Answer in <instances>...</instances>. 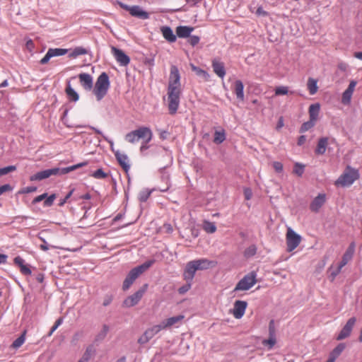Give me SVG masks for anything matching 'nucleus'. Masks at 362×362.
<instances>
[{
  "label": "nucleus",
  "instance_id": "obj_42",
  "mask_svg": "<svg viewBox=\"0 0 362 362\" xmlns=\"http://www.w3.org/2000/svg\"><path fill=\"white\" fill-rule=\"evenodd\" d=\"M262 344L264 346H268L269 349H272L276 344V339H275L274 335H273V334L269 335V338L268 339H264L262 341Z\"/></svg>",
  "mask_w": 362,
  "mask_h": 362
},
{
  "label": "nucleus",
  "instance_id": "obj_60",
  "mask_svg": "<svg viewBox=\"0 0 362 362\" xmlns=\"http://www.w3.org/2000/svg\"><path fill=\"white\" fill-rule=\"evenodd\" d=\"M14 263L21 267L22 265H24V260L21 257L18 256L14 258Z\"/></svg>",
  "mask_w": 362,
  "mask_h": 362
},
{
  "label": "nucleus",
  "instance_id": "obj_38",
  "mask_svg": "<svg viewBox=\"0 0 362 362\" xmlns=\"http://www.w3.org/2000/svg\"><path fill=\"white\" fill-rule=\"evenodd\" d=\"M86 165V163H78V164H76V165H72L70 167L62 168V174L64 175V174L69 173L71 171H73V170L78 169V168H81Z\"/></svg>",
  "mask_w": 362,
  "mask_h": 362
},
{
  "label": "nucleus",
  "instance_id": "obj_63",
  "mask_svg": "<svg viewBox=\"0 0 362 362\" xmlns=\"http://www.w3.org/2000/svg\"><path fill=\"white\" fill-rule=\"evenodd\" d=\"M148 143H146L144 140H142V144L140 147V151L141 152H144L145 150L148 148V146L147 145Z\"/></svg>",
  "mask_w": 362,
  "mask_h": 362
},
{
  "label": "nucleus",
  "instance_id": "obj_16",
  "mask_svg": "<svg viewBox=\"0 0 362 362\" xmlns=\"http://www.w3.org/2000/svg\"><path fill=\"white\" fill-rule=\"evenodd\" d=\"M247 302L243 300H237L234 303V308L233 310V315L235 318L240 319L245 314Z\"/></svg>",
  "mask_w": 362,
  "mask_h": 362
},
{
  "label": "nucleus",
  "instance_id": "obj_49",
  "mask_svg": "<svg viewBox=\"0 0 362 362\" xmlns=\"http://www.w3.org/2000/svg\"><path fill=\"white\" fill-rule=\"evenodd\" d=\"M56 198V195L54 194L50 195L49 197H48L46 200L44 202V205L45 206H49L51 205H52L54 199Z\"/></svg>",
  "mask_w": 362,
  "mask_h": 362
},
{
  "label": "nucleus",
  "instance_id": "obj_15",
  "mask_svg": "<svg viewBox=\"0 0 362 362\" xmlns=\"http://www.w3.org/2000/svg\"><path fill=\"white\" fill-rule=\"evenodd\" d=\"M112 53L121 65L126 66L129 63V57L122 50L112 47Z\"/></svg>",
  "mask_w": 362,
  "mask_h": 362
},
{
  "label": "nucleus",
  "instance_id": "obj_55",
  "mask_svg": "<svg viewBox=\"0 0 362 362\" xmlns=\"http://www.w3.org/2000/svg\"><path fill=\"white\" fill-rule=\"evenodd\" d=\"M36 190H37L36 187H27L23 188L20 192V193H23V194L31 193V192H35Z\"/></svg>",
  "mask_w": 362,
  "mask_h": 362
},
{
  "label": "nucleus",
  "instance_id": "obj_4",
  "mask_svg": "<svg viewBox=\"0 0 362 362\" xmlns=\"http://www.w3.org/2000/svg\"><path fill=\"white\" fill-rule=\"evenodd\" d=\"M358 178L359 174L358 170L348 166L335 181L334 185L337 187H349Z\"/></svg>",
  "mask_w": 362,
  "mask_h": 362
},
{
  "label": "nucleus",
  "instance_id": "obj_28",
  "mask_svg": "<svg viewBox=\"0 0 362 362\" xmlns=\"http://www.w3.org/2000/svg\"><path fill=\"white\" fill-rule=\"evenodd\" d=\"M194 28L189 26H178L176 28V33L179 37H187L190 36Z\"/></svg>",
  "mask_w": 362,
  "mask_h": 362
},
{
  "label": "nucleus",
  "instance_id": "obj_24",
  "mask_svg": "<svg viewBox=\"0 0 362 362\" xmlns=\"http://www.w3.org/2000/svg\"><path fill=\"white\" fill-rule=\"evenodd\" d=\"M132 16L136 17L140 19H148L149 18V13L144 11L139 6H132L131 11L129 13Z\"/></svg>",
  "mask_w": 362,
  "mask_h": 362
},
{
  "label": "nucleus",
  "instance_id": "obj_64",
  "mask_svg": "<svg viewBox=\"0 0 362 362\" xmlns=\"http://www.w3.org/2000/svg\"><path fill=\"white\" fill-rule=\"evenodd\" d=\"M43 244L40 245V248L44 251H47L49 249V247L45 240H42Z\"/></svg>",
  "mask_w": 362,
  "mask_h": 362
},
{
  "label": "nucleus",
  "instance_id": "obj_21",
  "mask_svg": "<svg viewBox=\"0 0 362 362\" xmlns=\"http://www.w3.org/2000/svg\"><path fill=\"white\" fill-rule=\"evenodd\" d=\"M115 155L117 161L122 167V168L124 170V171L128 172V170L130 168L128 156L124 153H120L119 151H115Z\"/></svg>",
  "mask_w": 362,
  "mask_h": 362
},
{
  "label": "nucleus",
  "instance_id": "obj_20",
  "mask_svg": "<svg viewBox=\"0 0 362 362\" xmlns=\"http://www.w3.org/2000/svg\"><path fill=\"white\" fill-rule=\"evenodd\" d=\"M212 68L214 72L220 78H223L226 75L224 64L221 61L214 59L212 60Z\"/></svg>",
  "mask_w": 362,
  "mask_h": 362
},
{
  "label": "nucleus",
  "instance_id": "obj_3",
  "mask_svg": "<svg viewBox=\"0 0 362 362\" xmlns=\"http://www.w3.org/2000/svg\"><path fill=\"white\" fill-rule=\"evenodd\" d=\"M109 88V77L105 72H103L98 76L93 89V93L98 101L101 100L107 95Z\"/></svg>",
  "mask_w": 362,
  "mask_h": 362
},
{
  "label": "nucleus",
  "instance_id": "obj_45",
  "mask_svg": "<svg viewBox=\"0 0 362 362\" xmlns=\"http://www.w3.org/2000/svg\"><path fill=\"white\" fill-rule=\"evenodd\" d=\"M315 121L312 120V119H310V121H308L307 122H305L302 125L300 131L301 132H306L308 129H310V128H312L315 125Z\"/></svg>",
  "mask_w": 362,
  "mask_h": 362
},
{
  "label": "nucleus",
  "instance_id": "obj_17",
  "mask_svg": "<svg viewBox=\"0 0 362 362\" xmlns=\"http://www.w3.org/2000/svg\"><path fill=\"white\" fill-rule=\"evenodd\" d=\"M357 84L356 81H351L348 86V88L345 90V91L342 94L341 103L344 105H349L351 102V99L354 91L355 87Z\"/></svg>",
  "mask_w": 362,
  "mask_h": 362
},
{
  "label": "nucleus",
  "instance_id": "obj_50",
  "mask_svg": "<svg viewBox=\"0 0 362 362\" xmlns=\"http://www.w3.org/2000/svg\"><path fill=\"white\" fill-rule=\"evenodd\" d=\"M189 282L187 283V284H185V286L180 287L179 289H178V292L180 294H184L187 291H188L190 288H191V281H189Z\"/></svg>",
  "mask_w": 362,
  "mask_h": 362
},
{
  "label": "nucleus",
  "instance_id": "obj_39",
  "mask_svg": "<svg viewBox=\"0 0 362 362\" xmlns=\"http://www.w3.org/2000/svg\"><path fill=\"white\" fill-rule=\"evenodd\" d=\"M226 139L225 133L223 131L218 132L216 131L214 134V141L216 144H221Z\"/></svg>",
  "mask_w": 362,
  "mask_h": 362
},
{
  "label": "nucleus",
  "instance_id": "obj_33",
  "mask_svg": "<svg viewBox=\"0 0 362 362\" xmlns=\"http://www.w3.org/2000/svg\"><path fill=\"white\" fill-rule=\"evenodd\" d=\"M66 93L70 100L76 102L79 98L78 93L74 90V88H71L70 84L67 85Z\"/></svg>",
  "mask_w": 362,
  "mask_h": 362
},
{
  "label": "nucleus",
  "instance_id": "obj_14",
  "mask_svg": "<svg viewBox=\"0 0 362 362\" xmlns=\"http://www.w3.org/2000/svg\"><path fill=\"white\" fill-rule=\"evenodd\" d=\"M355 243L352 242L346 249V252L342 256L341 261L338 264L339 267L343 268L346 264H348L349 261L351 260V259L354 257V252H355Z\"/></svg>",
  "mask_w": 362,
  "mask_h": 362
},
{
  "label": "nucleus",
  "instance_id": "obj_13",
  "mask_svg": "<svg viewBox=\"0 0 362 362\" xmlns=\"http://www.w3.org/2000/svg\"><path fill=\"white\" fill-rule=\"evenodd\" d=\"M168 87H180V75L177 66L170 67Z\"/></svg>",
  "mask_w": 362,
  "mask_h": 362
},
{
  "label": "nucleus",
  "instance_id": "obj_61",
  "mask_svg": "<svg viewBox=\"0 0 362 362\" xmlns=\"http://www.w3.org/2000/svg\"><path fill=\"white\" fill-rule=\"evenodd\" d=\"M63 322V319L62 318H59L54 323V325H53V327H52V331H55L59 326H60L62 325Z\"/></svg>",
  "mask_w": 362,
  "mask_h": 362
},
{
  "label": "nucleus",
  "instance_id": "obj_22",
  "mask_svg": "<svg viewBox=\"0 0 362 362\" xmlns=\"http://www.w3.org/2000/svg\"><path fill=\"white\" fill-rule=\"evenodd\" d=\"M180 96V95H168V107L171 114L175 113L178 108Z\"/></svg>",
  "mask_w": 362,
  "mask_h": 362
},
{
  "label": "nucleus",
  "instance_id": "obj_35",
  "mask_svg": "<svg viewBox=\"0 0 362 362\" xmlns=\"http://www.w3.org/2000/svg\"><path fill=\"white\" fill-rule=\"evenodd\" d=\"M203 228L206 232L209 233H213L216 230V225L210 221H204Z\"/></svg>",
  "mask_w": 362,
  "mask_h": 362
},
{
  "label": "nucleus",
  "instance_id": "obj_7",
  "mask_svg": "<svg viewBox=\"0 0 362 362\" xmlns=\"http://www.w3.org/2000/svg\"><path fill=\"white\" fill-rule=\"evenodd\" d=\"M256 274L251 272L245 275L235 286L234 291H247L252 288L257 282Z\"/></svg>",
  "mask_w": 362,
  "mask_h": 362
},
{
  "label": "nucleus",
  "instance_id": "obj_48",
  "mask_svg": "<svg viewBox=\"0 0 362 362\" xmlns=\"http://www.w3.org/2000/svg\"><path fill=\"white\" fill-rule=\"evenodd\" d=\"M288 93V88L287 86H279L275 89V94L276 95H286Z\"/></svg>",
  "mask_w": 362,
  "mask_h": 362
},
{
  "label": "nucleus",
  "instance_id": "obj_58",
  "mask_svg": "<svg viewBox=\"0 0 362 362\" xmlns=\"http://www.w3.org/2000/svg\"><path fill=\"white\" fill-rule=\"evenodd\" d=\"M47 194L45 193V194H41L40 196L36 197L33 199V204H36V203H38V202L42 201L43 199H45L47 197Z\"/></svg>",
  "mask_w": 362,
  "mask_h": 362
},
{
  "label": "nucleus",
  "instance_id": "obj_59",
  "mask_svg": "<svg viewBox=\"0 0 362 362\" xmlns=\"http://www.w3.org/2000/svg\"><path fill=\"white\" fill-rule=\"evenodd\" d=\"M74 192V189L71 190L67 194L66 196L64 197V199H62L59 204V205L60 206H63L66 202V201L68 200V199L70 198V197L71 196L72 193Z\"/></svg>",
  "mask_w": 362,
  "mask_h": 362
},
{
  "label": "nucleus",
  "instance_id": "obj_11",
  "mask_svg": "<svg viewBox=\"0 0 362 362\" xmlns=\"http://www.w3.org/2000/svg\"><path fill=\"white\" fill-rule=\"evenodd\" d=\"M356 322V318L352 317L346 322V325L343 327L339 335L337 337V340H342L350 336L351 331Z\"/></svg>",
  "mask_w": 362,
  "mask_h": 362
},
{
  "label": "nucleus",
  "instance_id": "obj_1",
  "mask_svg": "<svg viewBox=\"0 0 362 362\" xmlns=\"http://www.w3.org/2000/svg\"><path fill=\"white\" fill-rule=\"evenodd\" d=\"M216 264L215 262L205 258L190 261L186 265L184 278L186 281H192L197 271L212 268Z\"/></svg>",
  "mask_w": 362,
  "mask_h": 362
},
{
  "label": "nucleus",
  "instance_id": "obj_26",
  "mask_svg": "<svg viewBox=\"0 0 362 362\" xmlns=\"http://www.w3.org/2000/svg\"><path fill=\"white\" fill-rule=\"evenodd\" d=\"M243 89L244 86L243 82L240 80L235 81L234 83V93L237 99L240 101H243L245 98Z\"/></svg>",
  "mask_w": 362,
  "mask_h": 362
},
{
  "label": "nucleus",
  "instance_id": "obj_25",
  "mask_svg": "<svg viewBox=\"0 0 362 362\" xmlns=\"http://www.w3.org/2000/svg\"><path fill=\"white\" fill-rule=\"evenodd\" d=\"M345 347L346 346L344 344H339L330 353L327 361L330 362H335L336 359L340 356Z\"/></svg>",
  "mask_w": 362,
  "mask_h": 362
},
{
  "label": "nucleus",
  "instance_id": "obj_6",
  "mask_svg": "<svg viewBox=\"0 0 362 362\" xmlns=\"http://www.w3.org/2000/svg\"><path fill=\"white\" fill-rule=\"evenodd\" d=\"M148 284H144L136 292H135L134 294L128 296L124 301H123V306L126 308H130L136 305L139 303V302L142 298L144 293L146 292L148 288Z\"/></svg>",
  "mask_w": 362,
  "mask_h": 362
},
{
  "label": "nucleus",
  "instance_id": "obj_57",
  "mask_svg": "<svg viewBox=\"0 0 362 362\" xmlns=\"http://www.w3.org/2000/svg\"><path fill=\"white\" fill-rule=\"evenodd\" d=\"M21 273L25 275H30L31 274V270L29 269V267L27 265H22V267H20Z\"/></svg>",
  "mask_w": 362,
  "mask_h": 362
},
{
  "label": "nucleus",
  "instance_id": "obj_62",
  "mask_svg": "<svg viewBox=\"0 0 362 362\" xmlns=\"http://www.w3.org/2000/svg\"><path fill=\"white\" fill-rule=\"evenodd\" d=\"M256 14L258 16H267V13L262 7H259L257 9Z\"/></svg>",
  "mask_w": 362,
  "mask_h": 362
},
{
  "label": "nucleus",
  "instance_id": "obj_12",
  "mask_svg": "<svg viewBox=\"0 0 362 362\" xmlns=\"http://www.w3.org/2000/svg\"><path fill=\"white\" fill-rule=\"evenodd\" d=\"M68 52L66 49L62 48H50L48 49L45 56L40 60V63L42 64H47L49 60L54 57L62 56L66 54Z\"/></svg>",
  "mask_w": 362,
  "mask_h": 362
},
{
  "label": "nucleus",
  "instance_id": "obj_53",
  "mask_svg": "<svg viewBox=\"0 0 362 362\" xmlns=\"http://www.w3.org/2000/svg\"><path fill=\"white\" fill-rule=\"evenodd\" d=\"M188 41L190 43V45H192V46H194L199 43V37L196 35L189 36V39Z\"/></svg>",
  "mask_w": 362,
  "mask_h": 362
},
{
  "label": "nucleus",
  "instance_id": "obj_40",
  "mask_svg": "<svg viewBox=\"0 0 362 362\" xmlns=\"http://www.w3.org/2000/svg\"><path fill=\"white\" fill-rule=\"evenodd\" d=\"M86 54H87V50L85 48L81 47H78L74 49L73 52L70 54V56L72 57H76L77 56Z\"/></svg>",
  "mask_w": 362,
  "mask_h": 362
},
{
  "label": "nucleus",
  "instance_id": "obj_18",
  "mask_svg": "<svg viewBox=\"0 0 362 362\" xmlns=\"http://www.w3.org/2000/svg\"><path fill=\"white\" fill-rule=\"evenodd\" d=\"M78 78L80 83L81 86L86 90H90L93 88V77L86 73H82L78 75Z\"/></svg>",
  "mask_w": 362,
  "mask_h": 362
},
{
  "label": "nucleus",
  "instance_id": "obj_29",
  "mask_svg": "<svg viewBox=\"0 0 362 362\" xmlns=\"http://www.w3.org/2000/svg\"><path fill=\"white\" fill-rule=\"evenodd\" d=\"M328 144V138L322 137L319 139L315 153L319 155H322L325 153Z\"/></svg>",
  "mask_w": 362,
  "mask_h": 362
},
{
  "label": "nucleus",
  "instance_id": "obj_27",
  "mask_svg": "<svg viewBox=\"0 0 362 362\" xmlns=\"http://www.w3.org/2000/svg\"><path fill=\"white\" fill-rule=\"evenodd\" d=\"M160 31L163 37L169 42H174L176 40V36L174 35L173 30L168 26H163Z\"/></svg>",
  "mask_w": 362,
  "mask_h": 362
},
{
  "label": "nucleus",
  "instance_id": "obj_47",
  "mask_svg": "<svg viewBox=\"0 0 362 362\" xmlns=\"http://www.w3.org/2000/svg\"><path fill=\"white\" fill-rule=\"evenodd\" d=\"M92 176L96 179H103L105 178L107 175L102 169H98L93 173Z\"/></svg>",
  "mask_w": 362,
  "mask_h": 362
},
{
  "label": "nucleus",
  "instance_id": "obj_31",
  "mask_svg": "<svg viewBox=\"0 0 362 362\" xmlns=\"http://www.w3.org/2000/svg\"><path fill=\"white\" fill-rule=\"evenodd\" d=\"M190 67L192 70L195 72V74L203 78L205 81H209L210 79V75L204 70L194 66L193 64H190Z\"/></svg>",
  "mask_w": 362,
  "mask_h": 362
},
{
  "label": "nucleus",
  "instance_id": "obj_36",
  "mask_svg": "<svg viewBox=\"0 0 362 362\" xmlns=\"http://www.w3.org/2000/svg\"><path fill=\"white\" fill-rule=\"evenodd\" d=\"M257 252V247L255 245H250L247 248L245 249L244 252V255L247 258H250L254 256Z\"/></svg>",
  "mask_w": 362,
  "mask_h": 362
},
{
  "label": "nucleus",
  "instance_id": "obj_23",
  "mask_svg": "<svg viewBox=\"0 0 362 362\" xmlns=\"http://www.w3.org/2000/svg\"><path fill=\"white\" fill-rule=\"evenodd\" d=\"M183 318L184 316L182 315L172 317L166 319L165 320H163L160 324H159V326L160 327L161 329L169 328L173 325L180 322Z\"/></svg>",
  "mask_w": 362,
  "mask_h": 362
},
{
  "label": "nucleus",
  "instance_id": "obj_5",
  "mask_svg": "<svg viewBox=\"0 0 362 362\" xmlns=\"http://www.w3.org/2000/svg\"><path fill=\"white\" fill-rule=\"evenodd\" d=\"M152 136V132L150 129L141 127L128 133L125 136V139L131 144L137 142L139 139L144 140L146 143H148L151 140Z\"/></svg>",
  "mask_w": 362,
  "mask_h": 362
},
{
  "label": "nucleus",
  "instance_id": "obj_2",
  "mask_svg": "<svg viewBox=\"0 0 362 362\" xmlns=\"http://www.w3.org/2000/svg\"><path fill=\"white\" fill-rule=\"evenodd\" d=\"M154 263V260H148L144 264L134 267L127 274L122 285V289L127 291L130 288L134 281Z\"/></svg>",
  "mask_w": 362,
  "mask_h": 362
},
{
  "label": "nucleus",
  "instance_id": "obj_46",
  "mask_svg": "<svg viewBox=\"0 0 362 362\" xmlns=\"http://www.w3.org/2000/svg\"><path fill=\"white\" fill-rule=\"evenodd\" d=\"M181 88L180 87H168V95H180Z\"/></svg>",
  "mask_w": 362,
  "mask_h": 362
},
{
  "label": "nucleus",
  "instance_id": "obj_34",
  "mask_svg": "<svg viewBox=\"0 0 362 362\" xmlns=\"http://www.w3.org/2000/svg\"><path fill=\"white\" fill-rule=\"evenodd\" d=\"M341 267H339L338 264L336 266L332 265L329 270L330 272V279L331 281H334L335 277L341 272Z\"/></svg>",
  "mask_w": 362,
  "mask_h": 362
},
{
  "label": "nucleus",
  "instance_id": "obj_8",
  "mask_svg": "<svg viewBox=\"0 0 362 362\" xmlns=\"http://www.w3.org/2000/svg\"><path fill=\"white\" fill-rule=\"evenodd\" d=\"M301 237L291 228H288L286 233L287 250L293 251L299 245Z\"/></svg>",
  "mask_w": 362,
  "mask_h": 362
},
{
  "label": "nucleus",
  "instance_id": "obj_41",
  "mask_svg": "<svg viewBox=\"0 0 362 362\" xmlns=\"http://www.w3.org/2000/svg\"><path fill=\"white\" fill-rule=\"evenodd\" d=\"M25 333H23L13 342L12 346L15 349H18L22 346V344L25 342Z\"/></svg>",
  "mask_w": 362,
  "mask_h": 362
},
{
  "label": "nucleus",
  "instance_id": "obj_9",
  "mask_svg": "<svg viewBox=\"0 0 362 362\" xmlns=\"http://www.w3.org/2000/svg\"><path fill=\"white\" fill-rule=\"evenodd\" d=\"M62 175V168H54L47 169L35 173L30 177L31 181L42 180L49 177L52 175Z\"/></svg>",
  "mask_w": 362,
  "mask_h": 362
},
{
  "label": "nucleus",
  "instance_id": "obj_32",
  "mask_svg": "<svg viewBox=\"0 0 362 362\" xmlns=\"http://www.w3.org/2000/svg\"><path fill=\"white\" fill-rule=\"evenodd\" d=\"M307 88L310 95H314L317 92V81L313 78H309L307 82Z\"/></svg>",
  "mask_w": 362,
  "mask_h": 362
},
{
  "label": "nucleus",
  "instance_id": "obj_30",
  "mask_svg": "<svg viewBox=\"0 0 362 362\" xmlns=\"http://www.w3.org/2000/svg\"><path fill=\"white\" fill-rule=\"evenodd\" d=\"M320 110V105L319 103H315V104H312L311 105H310V107H309L310 119L316 122L317 120Z\"/></svg>",
  "mask_w": 362,
  "mask_h": 362
},
{
  "label": "nucleus",
  "instance_id": "obj_54",
  "mask_svg": "<svg viewBox=\"0 0 362 362\" xmlns=\"http://www.w3.org/2000/svg\"><path fill=\"white\" fill-rule=\"evenodd\" d=\"M11 190H12V187H11L10 185H8V184L4 185L0 187V195H1L2 194H4L6 192H8V191H11Z\"/></svg>",
  "mask_w": 362,
  "mask_h": 362
},
{
  "label": "nucleus",
  "instance_id": "obj_56",
  "mask_svg": "<svg viewBox=\"0 0 362 362\" xmlns=\"http://www.w3.org/2000/svg\"><path fill=\"white\" fill-rule=\"evenodd\" d=\"M244 195H245V199L250 200L252 197V192L251 189L245 188L244 189Z\"/></svg>",
  "mask_w": 362,
  "mask_h": 362
},
{
  "label": "nucleus",
  "instance_id": "obj_19",
  "mask_svg": "<svg viewBox=\"0 0 362 362\" xmlns=\"http://www.w3.org/2000/svg\"><path fill=\"white\" fill-rule=\"evenodd\" d=\"M325 200L326 197L325 194H318L311 202L310 206V210L315 212H317L325 204Z\"/></svg>",
  "mask_w": 362,
  "mask_h": 362
},
{
  "label": "nucleus",
  "instance_id": "obj_51",
  "mask_svg": "<svg viewBox=\"0 0 362 362\" xmlns=\"http://www.w3.org/2000/svg\"><path fill=\"white\" fill-rule=\"evenodd\" d=\"M108 330H109V327L107 325H104L103 327V329L98 334V337L100 338V339H104L105 337Z\"/></svg>",
  "mask_w": 362,
  "mask_h": 362
},
{
  "label": "nucleus",
  "instance_id": "obj_37",
  "mask_svg": "<svg viewBox=\"0 0 362 362\" xmlns=\"http://www.w3.org/2000/svg\"><path fill=\"white\" fill-rule=\"evenodd\" d=\"M305 165L299 163H296L294 165L293 173L296 174V175L300 177L304 173Z\"/></svg>",
  "mask_w": 362,
  "mask_h": 362
},
{
  "label": "nucleus",
  "instance_id": "obj_44",
  "mask_svg": "<svg viewBox=\"0 0 362 362\" xmlns=\"http://www.w3.org/2000/svg\"><path fill=\"white\" fill-rule=\"evenodd\" d=\"M16 168L14 165H10L5 168H0V176L6 175L11 172L16 170Z\"/></svg>",
  "mask_w": 362,
  "mask_h": 362
},
{
  "label": "nucleus",
  "instance_id": "obj_43",
  "mask_svg": "<svg viewBox=\"0 0 362 362\" xmlns=\"http://www.w3.org/2000/svg\"><path fill=\"white\" fill-rule=\"evenodd\" d=\"M151 192L148 189H144L141 191L139 194V199L141 202H146L151 195Z\"/></svg>",
  "mask_w": 362,
  "mask_h": 362
},
{
  "label": "nucleus",
  "instance_id": "obj_10",
  "mask_svg": "<svg viewBox=\"0 0 362 362\" xmlns=\"http://www.w3.org/2000/svg\"><path fill=\"white\" fill-rule=\"evenodd\" d=\"M160 330L162 329L159 325H154L147 329L144 333L139 338L138 343L141 345L147 344Z\"/></svg>",
  "mask_w": 362,
  "mask_h": 362
},
{
  "label": "nucleus",
  "instance_id": "obj_52",
  "mask_svg": "<svg viewBox=\"0 0 362 362\" xmlns=\"http://www.w3.org/2000/svg\"><path fill=\"white\" fill-rule=\"evenodd\" d=\"M272 165L274 170L278 173H281L283 170V165L280 162L275 161L273 163Z\"/></svg>",
  "mask_w": 362,
  "mask_h": 362
}]
</instances>
